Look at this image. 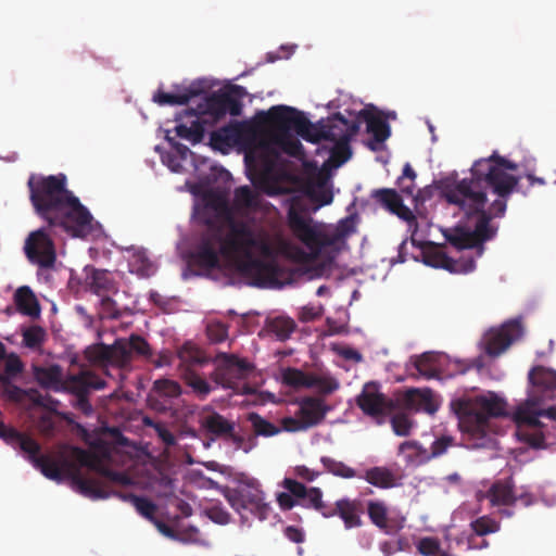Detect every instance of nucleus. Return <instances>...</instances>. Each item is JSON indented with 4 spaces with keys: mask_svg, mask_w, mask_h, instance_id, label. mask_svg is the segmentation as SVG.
<instances>
[{
    "mask_svg": "<svg viewBox=\"0 0 556 556\" xmlns=\"http://www.w3.org/2000/svg\"><path fill=\"white\" fill-rule=\"evenodd\" d=\"M242 136L240 124H232L222 127L211 134V144L214 149L224 151L239 142Z\"/></svg>",
    "mask_w": 556,
    "mask_h": 556,
    "instance_id": "nucleus-29",
    "label": "nucleus"
},
{
    "mask_svg": "<svg viewBox=\"0 0 556 556\" xmlns=\"http://www.w3.org/2000/svg\"><path fill=\"white\" fill-rule=\"evenodd\" d=\"M471 529L477 535L483 536L490 533H495L500 530V523L489 516H482L471 521Z\"/></svg>",
    "mask_w": 556,
    "mask_h": 556,
    "instance_id": "nucleus-50",
    "label": "nucleus"
},
{
    "mask_svg": "<svg viewBox=\"0 0 556 556\" xmlns=\"http://www.w3.org/2000/svg\"><path fill=\"white\" fill-rule=\"evenodd\" d=\"M225 440L230 441L237 450H242L244 453H249L256 446V440L253 435L244 438L232 430L231 434H228Z\"/></svg>",
    "mask_w": 556,
    "mask_h": 556,
    "instance_id": "nucleus-54",
    "label": "nucleus"
},
{
    "mask_svg": "<svg viewBox=\"0 0 556 556\" xmlns=\"http://www.w3.org/2000/svg\"><path fill=\"white\" fill-rule=\"evenodd\" d=\"M23 369L24 365L16 354L12 353L9 356H7L4 367L5 377H9V379L11 380L12 378L20 375L23 371Z\"/></svg>",
    "mask_w": 556,
    "mask_h": 556,
    "instance_id": "nucleus-57",
    "label": "nucleus"
},
{
    "mask_svg": "<svg viewBox=\"0 0 556 556\" xmlns=\"http://www.w3.org/2000/svg\"><path fill=\"white\" fill-rule=\"evenodd\" d=\"M323 315L321 305H305L301 308L299 313V319L303 323L313 321L315 319L320 318Z\"/></svg>",
    "mask_w": 556,
    "mask_h": 556,
    "instance_id": "nucleus-62",
    "label": "nucleus"
},
{
    "mask_svg": "<svg viewBox=\"0 0 556 556\" xmlns=\"http://www.w3.org/2000/svg\"><path fill=\"white\" fill-rule=\"evenodd\" d=\"M455 438L448 434H443L437 438L431 444L430 452L427 451L421 444L416 441H405L400 445L401 452L410 451L409 456H415L419 462H428L432 458L440 457L446 453V451L455 446Z\"/></svg>",
    "mask_w": 556,
    "mask_h": 556,
    "instance_id": "nucleus-20",
    "label": "nucleus"
},
{
    "mask_svg": "<svg viewBox=\"0 0 556 556\" xmlns=\"http://www.w3.org/2000/svg\"><path fill=\"white\" fill-rule=\"evenodd\" d=\"M296 325L293 319L283 316L275 317L268 323L269 331L280 341L289 339Z\"/></svg>",
    "mask_w": 556,
    "mask_h": 556,
    "instance_id": "nucleus-43",
    "label": "nucleus"
},
{
    "mask_svg": "<svg viewBox=\"0 0 556 556\" xmlns=\"http://www.w3.org/2000/svg\"><path fill=\"white\" fill-rule=\"evenodd\" d=\"M181 386L172 379L161 378L153 382L149 402L153 408L166 412L170 408L172 400L181 395Z\"/></svg>",
    "mask_w": 556,
    "mask_h": 556,
    "instance_id": "nucleus-19",
    "label": "nucleus"
},
{
    "mask_svg": "<svg viewBox=\"0 0 556 556\" xmlns=\"http://www.w3.org/2000/svg\"><path fill=\"white\" fill-rule=\"evenodd\" d=\"M72 454L80 466L87 467L88 469L100 473L112 482L123 485L130 484V478L126 473L103 467L97 456L90 452L81 447L74 446L72 447Z\"/></svg>",
    "mask_w": 556,
    "mask_h": 556,
    "instance_id": "nucleus-21",
    "label": "nucleus"
},
{
    "mask_svg": "<svg viewBox=\"0 0 556 556\" xmlns=\"http://www.w3.org/2000/svg\"><path fill=\"white\" fill-rule=\"evenodd\" d=\"M204 112L214 119H219L226 114L238 116L242 112V103L228 92L213 93L206 99Z\"/></svg>",
    "mask_w": 556,
    "mask_h": 556,
    "instance_id": "nucleus-22",
    "label": "nucleus"
},
{
    "mask_svg": "<svg viewBox=\"0 0 556 556\" xmlns=\"http://www.w3.org/2000/svg\"><path fill=\"white\" fill-rule=\"evenodd\" d=\"M403 402L407 408L428 414H434L439 408L430 389H408L404 393Z\"/></svg>",
    "mask_w": 556,
    "mask_h": 556,
    "instance_id": "nucleus-27",
    "label": "nucleus"
},
{
    "mask_svg": "<svg viewBox=\"0 0 556 556\" xmlns=\"http://www.w3.org/2000/svg\"><path fill=\"white\" fill-rule=\"evenodd\" d=\"M302 191L305 197L292 195L289 199L287 224L292 235L308 249L312 255L317 256L323 249L332 245L333 240L314 225L309 213L330 204L333 194L326 187L324 178L307 179L302 186Z\"/></svg>",
    "mask_w": 556,
    "mask_h": 556,
    "instance_id": "nucleus-4",
    "label": "nucleus"
},
{
    "mask_svg": "<svg viewBox=\"0 0 556 556\" xmlns=\"http://www.w3.org/2000/svg\"><path fill=\"white\" fill-rule=\"evenodd\" d=\"M115 495L117 497H119L122 501L132 504L134 507L136 508V510L141 516L147 518L148 520H150V521L155 520L154 515L156 513L157 506L149 498L143 497V496H138L132 493H122V492H117V493H115Z\"/></svg>",
    "mask_w": 556,
    "mask_h": 556,
    "instance_id": "nucleus-38",
    "label": "nucleus"
},
{
    "mask_svg": "<svg viewBox=\"0 0 556 556\" xmlns=\"http://www.w3.org/2000/svg\"><path fill=\"white\" fill-rule=\"evenodd\" d=\"M250 180L256 191H261L269 197H275L285 192L277 180H275L268 170L251 174Z\"/></svg>",
    "mask_w": 556,
    "mask_h": 556,
    "instance_id": "nucleus-37",
    "label": "nucleus"
},
{
    "mask_svg": "<svg viewBox=\"0 0 556 556\" xmlns=\"http://www.w3.org/2000/svg\"><path fill=\"white\" fill-rule=\"evenodd\" d=\"M105 387L104 380L89 370L68 375L63 381L62 389L75 394L81 405L88 404L87 395L90 390H101Z\"/></svg>",
    "mask_w": 556,
    "mask_h": 556,
    "instance_id": "nucleus-16",
    "label": "nucleus"
},
{
    "mask_svg": "<svg viewBox=\"0 0 556 556\" xmlns=\"http://www.w3.org/2000/svg\"><path fill=\"white\" fill-rule=\"evenodd\" d=\"M273 254L267 237L255 230L249 223L235 218L227 219V230L222 226H210L189 253L190 267L211 271L220 267V256L233 261L238 271L256 287L282 285L285 271L275 261H263L254 256Z\"/></svg>",
    "mask_w": 556,
    "mask_h": 556,
    "instance_id": "nucleus-2",
    "label": "nucleus"
},
{
    "mask_svg": "<svg viewBox=\"0 0 556 556\" xmlns=\"http://www.w3.org/2000/svg\"><path fill=\"white\" fill-rule=\"evenodd\" d=\"M114 350L121 355L123 362L129 361L132 354L140 356L151 355L150 345L147 340L137 334H131L127 341L117 342Z\"/></svg>",
    "mask_w": 556,
    "mask_h": 556,
    "instance_id": "nucleus-30",
    "label": "nucleus"
},
{
    "mask_svg": "<svg viewBox=\"0 0 556 556\" xmlns=\"http://www.w3.org/2000/svg\"><path fill=\"white\" fill-rule=\"evenodd\" d=\"M200 90L195 89L193 87L184 89L181 92H164L162 90H159L153 96V101L156 102L160 105H185L187 104L192 98L199 96Z\"/></svg>",
    "mask_w": 556,
    "mask_h": 556,
    "instance_id": "nucleus-35",
    "label": "nucleus"
},
{
    "mask_svg": "<svg viewBox=\"0 0 556 556\" xmlns=\"http://www.w3.org/2000/svg\"><path fill=\"white\" fill-rule=\"evenodd\" d=\"M282 383L294 388H313L314 381H312L313 375H308L300 369L288 367L281 374Z\"/></svg>",
    "mask_w": 556,
    "mask_h": 556,
    "instance_id": "nucleus-42",
    "label": "nucleus"
},
{
    "mask_svg": "<svg viewBox=\"0 0 556 556\" xmlns=\"http://www.w3.org/2000/svg\"><path fill=\"white\" fill-rule=\"evenodd\" d=\"M0 392L3 396L13 402H21L27 394V391L14 384L10 379L0 389Z\"/></svg>",
    "mask_w": 556,
    "mask_h": 556,
    "instance_id": "nucleus-58",
    "label": "nucleus"
},
{
    "mask_svg": "<svg viewBox=\"0 0 556 556\" xmlns=\"http://www.w3.org/2000/svg\"><path fill=\"white\" fill-rule=\"evenodd\" d=\"M416 176L410 164L406 163L403 167L402 176L397 178V186L402 193L414 197L416 202H424L429 197L430 192L425 189L418 190V192L414 194Z\"/></svg>",
    "mask_w": 556,
    "mask_h": 556,
    "instance_id": "nucleus-32",
    "label": "nucleus"
},
{
    "mask_svg": "<svg viewBox=\"0 0 556 556\" xmlns=\"http://www.w3.org/2000/svg\"><path fill=\"white\" fill-rule=\"evenodd\" d=\"M306 507L314 508L325 517L326 510H329L330 505L323 501V492L319 488H311L307 490V494L303 498Z\"/></svg>",
    "mask_w": 556,
    "mask_h": 556,
    "instance_id": "nucleus-51",
    "label": "nucleus"
},
{
    "mask_svg": "<svg viewBox=\"0 0 556 556\" xmlns=\"http://www.w3.org/2000/svg\"><path fill=\"white\" fill-rule=\"evenodd\" d=\"M24 251L27 258L41 268L54 267L56 252L53 239L47 227L31 231L25 240Z\"/></svg>",
    "mask_w": 556,
    "mask_h": 556,
    "instance_id": "nucleus-12",
    "label": "nucleus"
},
{
    "mask_svg": "<svg viewBox=\"0 0 556 556\" xmlns=\"http://www.w3.org/2000/svg\"><path fill=\"white\" fill-rule=\"evenodd\" d=\"M463 432L476 440L473 446H484L490 441L488 437L489 420L506 416L507 403L494 392L475 396H464L452 402Z\"/></svg>",
    "mask_w": 556,
    "mask_h": 556,
    "instance_id": "nucleus-6",
    "label": "nucleus"
},
{
    "mask_svg": "<svg viewBox=\"0 0 556 556\" xmlns=\"http://www.w3.org/2000/svg\"><path fill=\"white\" fill-rule=\"evenodd\" d=\"M367 125V132L372 135L374 141L368 143L372 151H377L379 147L377 144L383 143L391 135V129L388 122L380 116L374 114L368 109H364L358 114Z\"/></svg>",
    "mask_w": 556,
    "mask_h": 556,
    "instance_id": "nucleus-26",
    "label": "nucleus"
},
{
    "mask_svg": "<svg viewBox=\"0 0 556 556\" xmlns=\"http://www.w3.org/2000/svg\"><path fill=\"white\" fill-rule=\"evenodd\" d=\"M369 484L379 489H390L395 485V476L387 467H372L363 477Z\"/></svg>",
    "mask_w": 556,
    "mask_h": 556,
    "instance_id": "nucleus-39",
    "label": "nucleus"
},
{
    "mask_svg": "<svg viewBox=\"0 0 556 556\" xmlns=\"http://www.w3.org/2000/svg\"><path fill=\"white\" fill-rule=\"evenodd\" d=\"M263 199L258 191L250 186H240L233 191L232 208L239 215H249L261 211Z\"/></svg>",
    "mask_w": 556,
    "mask_h": 556,
    "instance_id": "nucleus-23",
    "label": "nucleus"
},
{
    "mask_svg": "<svg viewBox=\"0 0 556 556\" xmlns=\"http://www.w3.org/2000/svg\"><path fill=\"white\" fill-rule=\"evenodd\" d=\"M223 495L241 516L248 511L258 519L265 520L269 515L270 507L265 502L264 492L255 479L243 480L237 488H225Z\"/></svg>",
    "mask_w": 556,
    "mask_h": 556,
    "instance_id": "nucleus-8",
    "label": "nucleus"
},
{
    "mask_svg": "<svg viewBox=\"0 0 556 556\" xmlns=\"http://www.w3.org/2000/svg\"><path fill=\"white\" fill-rule=\"evenodd\" d=\"M523 334L520 319H513L503 324L498 329H491L483 337L484 351L490 356H498L510 344Z\"/></svg>",
    "mask_w": 556,
    "mask_h": 556,
    "instance_id": "nucleus-14",
    "label": "nucleus"
},
{
    "mask_svg": "<svg viewBox=\"0 0 556 556\" xmlns=\"http://www.w3.org/2000/svg\"><path fill=\"white\" fill-rule=\"evenodd\" d=\"M391 426L396 435L406 437L410 432L412 421L405 414H396L391 418Z\"/></svg>",
    "mask_w": 556,
    "mask_h": 556,
    "instance_id": "nucleus-56",
    "label": "nucleus"
},
{
    "mask_svg": "<svg viewBox=\"0 0 556 556\" xmlns=\"http://www.w3.org/2000/svg\"><path fill=\"white\" fill-rule=\"evenodd\" d=\"M205 515L215 523L227 525L230 521V514L219 505H213L205 510Z\"/></svg>",
    "mask_w": 556,
    "mask_h": 556,
    "instance_id": "nucleus-60",
    "label": "nucleus"
},
{
    "mask_svg": "<svg viewBox=\"0 0 556 556\" xmlns=\"http://www.w3.org/2000/svg\"><path fill=\"white\" fill-rule=\"evenodd\" d=\"M371 198L390 213L405 220L410 227H417V218L412 210L403 203V199L394 189H376Z\"/></svg>",
    "mask_w": 556,
    "mask_h": 556,
    "instance_id": "nucleus-18",
    "label": "nucleus"
},
{
    "mask_svg": "<svg viewBox=\"0 0 556 556\" xmlns=\"http://www.w3.org/2000/svg\"><path fill=\"white\" fill-rule=\"evenodd\" d=\"M45 330L40 326H31L23 331V343L26 348L37 349L45 341Z\"/></svg>",
    "mask_w": 556,
    "mask_h": 556,
    "instance_id": "nucleus-53",
    "label": "nucleus"
},
{
    "mask_svg": "<svg viewBox=\"0 0 556 556\" xmlns=\"http://www.w3.org/2000/svg\"><path fill=\"white\" fill-rule=\"evenodd\" d=\"M367 515L372 525L386 533L390 532L389 508L383 501L370 500L367 502Z\"/></svg>",
    "mask_w": 556,
    "mask_h": 556,
    "instance_id": "nucleus-34",
    "label": "nucleus"
},
{
    "mask_svg": "<svg viewBox=\"0 0 556 556\" xmlns=\"http://www.w3.org/2000/svg\"><path fill=\"white\" fill-rule=\"evenodd\" d=\"M267 112L260 113L262 122L275 134L277 140L282 144L283 150L290 155H296L299 151L302 149V144L299 140L291 138L290 131L288 135H282L276 128H274L268 119L266 118Z\"/></svg>",
    "mask_w": 556,
    "mask_h": 556,
    "instance_id": "nucleus-44",
    "label": "nucleus"
},
{
    "mask_svg": "<svg viewBox=\"0 0 556 556\" xmlns=\"http://www.w3.org/2000/svg\"><path fill=\"white\" fill-rule=\"evenodd\" d=\"M528 379L531 386L529 397L520 407L538 409L540 402L552 400L556 393V370L544 366L533 367Z\"/></svg>",
    "mask_w": 556,
    "mask_h": 556,
    "instance_id": "nucleus-13",
    "label": "nucleus"
},
{
    "mask_svg": "<svg viewBox=\"0 0 556 556\" xmlns=\"http://www.w3.org/2000/svg\"><path fill=\"white\" fill-rule=\"evenodd\" d=\"M153 522L155 523L157 530L162 534H164L165 536H167L169 539L178 540L181 542L194 541L195 536L198 535V532H199L195 527H189L184 532L179 533L162 521H159L155 519Z\"/></svg>",
    "mask_w": 556,
    "mask_h": 556,
    "instance_id": "nucleus-48",
    "label": "nucleus"
},
{
    "mask_svg": "<svg viewBox=\"0 0 556 556\" xmlns=\"http://www.w3.org/2000/svg\"><path fill=\"white\" fill-rule=\"evenodd\" d=\"M283 488L288 490V492L293 496V497H296V498H304V496L307 494V488L294 480V479H291V478H286L283 480Z\"/></svg>",
    "mask_w": 556,
    "mask_h": 556,
    "instance_id": "nucleus-63",
    "label": "nucleus"
},
{
    "mask_svg": "<svg viewBox=\"0 0 556 556\" xmlns=\"http://www.w3.org/2000/svg\"><path fill=\"white\" fill-rule=\"evenodd\" d=\"M356 404L361 410L370 417L382 418L394 409V403L379 390L376 382L364 384L361 393L356 396Z\"/></svg>",
    "mask_w": 556,
    "mask_h": 556,
    "instance_id": "nucleus-15",
    "label": "nucleus"
},
{
    "mask_svg": "<svg viewBox=\"0 0 556 556\" xmlns=\"http://www.w3.org/2000/svg\"><path fill=\"white\" fill-rule=\"evenodd\" d=\"M247 420L251 424L254 438L255 437H274L281 432L282 427L279 428L270 421L263 418L260 414L251 412L247 415Z\"/></svg>",
    "mask_w": 556,
    "mask_h": 556,
    "instance_id": "nucleus-41",
    "label": "nucleus"
},
{
    "mask_svg": "<svg viewBox=\"0 0 556 556\" xmlns=\"http://www.w3.org/2000/svg\"><path fill=\"white\" fill-rule=\"evenodd\" d=\"M540 417H546L551 421L556 422V407L548 409L518 407L514 415L519 426V439L533 448L546 447L545 441L549 435L548 425L543 424Z\"/></svg>",
    "mask_w": 556,
    "mask_h": 556,
    "instance_id": "nucleus-9",
    "label": "nucleus"
},
{
    "mask_svg": "<svg viewBox=\"0 0 556 556\" xmlns=\"http://www.w3.org/2000/svg\"><path fill=\"white\" fill-rule=\"evenodd\" d=\"M414 366L418 375L427 380L439 377L435 357L431 353H424L416 357Z\"/></svg>",
    "mask_w": 556,
    "mask_h": 556,
    "instance_id": "nucleus-45",
    "label": "nucleus"
},
{
    "mask_svg": "<svg viewBox=\"0 0 556 556\" xmlns=\"http://www.w3.org/2000/svg\"><path fill=\"white\" fill-rule=\"evenodd\" d=\"M90 290L97 295L110 294L116 292V286L110 273L104 269L93 268L87 277Z\"/></svg>",
    "mask_w": 556,
    "mask_h": 556,
    "instance_id": "nucleus-33",
    "label": "nucleus"
},
{
    "mask_svg": "<svg viewBox=\"0 0 556 556\" xmlns=\"http://www.w3.org/2000/svg\"><path fill=\"white\" fill-rule=\"evenodd\" d=\"M14 302L20 313L30 317L39 316L40 306L38 300L36 299L33 290L29 287H20L15 291Z\"/></svg>",
    "mask_w": 556,
    "mask_h": 556,
    "instance_id": "nucleus-31",
    "label": "nucleus"
},
{
    "mask_svg": "<svg viewBox=\"0 0 556 556\" xmlns=\"http://www.w3.org/2000/svg\"><path fill=\"white\" fill-rule=\"evenodd\" d=\"M329 410L323 399L305 396L300 400L295 415L281 418L280 424L287 432L306 431L321 424Z\"/></svg>",
    "mask_w": 556,
    "mask_h": 556,
    "instance_id": "nucleus-10",
    "label": "nucleus"
},
{
    "mask_svg": "<svg viewBox=\"0 0 556 556\" xmlns=\"http://www.w3.org/2000/svg\"><path fill=\"white\" fill-rule=\"evenodd\" d=\"M517 169L515 162L493 152L472 164L470 177L443 189V197L450 204L456 205L467 218L477 217L472 230L457 226L447 236L453 247L459 250L482 248L495 236L496 228L491 226V220L505 215L507 201L518 190L520 180L507 170Z\"/></svg>",
    "mask_w": 556,
    "mask_h": 556,
    "instance_id": "nucleus-1",
    "label": "nucleus"
},
{
    "mask_svg": "<svg viewBox=\"0 0 556 556\" xmlns=\"http://www.w3.org/2000/svg\"><path fill=\"white\" fill-rule=\"evenodd\" d=\"M492 506H511L518 500L515 494V481L511 477L498 479L492 483L485 493Z\"/></svg>",
    "mask_w": 556,
    "mask_h": 556,
    "instance_id": "nucleus-24",
    "label": "nucleus"
},
{
    "mask_svg": "<svg viewBox=\"0 0 556 556\" xmlns=\"http://www.w3.org/2000/svg\"><path fill=\"white\" fill-rule=\"evenodd\" d=\"M33 375L40 387L53 391L62 390L63 371L60 365L53 364L48 367L34 366Z\"/></svg>",
    "mask_w": 556,
    "mask_h": 556,
    "instance_id": "nucleus-28",
    "label": "nucleus"
},
{
    "mask_svg": "<svg viewBox=\"0 0 556 556\" xmlns=\"http://www.w3.org/2000/svg\"><path fill=\"white\" fill-rule=\"evenodd\" d=\"M320 462L325 469L333 476L341 477L344 479H351L356 477V471L345 465L344 463L337 460L329 456H323Z\"/></svg>",
    "mask_w": 556,
    "mask_h": 556,
    "instance_id": "nucleus-47",
    "label": "nucleus"
},
{
    "mask_svg": "<svg viewBox=\"0 0 556 556\" xmlns=\"http://www.w3.org/2000/svg\"><path fill=\"white\" fill-rule=\"evenodd\" d=\"M227 336V328L222 324L211 325L207 327V337L214 343L223 342Z\"/></svg>",
    "mask_w": 556,
    "mask_h": 556,
    "instance_id": "nucleus-64",
    "label": "nucleus"
},
{
    "mask_svg": "<svg viewBox=\"0 0 556 556\" xmlns=\"http://www.w3.org/2000/svg\"><path fill=\"white\" fill-rule=\"evenodd\" d=\"M200 424L203 429L211 435L218 439H226L236 429V424L228 420L219 413L212 410L210 407L204 408L200 417Z\"/></svg>",
    "mask_w": 556,
    "mask_h": 556,
    "instance_id": "nucleus-25",
    "label": "nucleus"
},
{
    "mask_svg": "<svg viewBox=\"0 0 556 556\" xmlns=\"http://www.w3.org/2000/svg\"><path fill=\"white\" fill-rule=\"evenodd\" d=\"M269 124L282 135L294 130L303 139L317 143L320 140L337 142L348 137V141L358 132L359 123L350 122L341 113H334L326 122L312 124L300 111L287 105H277L268 110Z\"/></svg>",
    "mask_w": 556,
    "mask_h": 556,
    "instance_id": "nucleus-5",
    "label": "nucleus"
},
{
    "mask_svg": "<svg viewBox=\"0 0 556 556\" xmlns=\"http://www.w3.org/2000/svg\"><path fill=\"white\" fill-rule=\"evenodd\" d=\"M326 511L325 518L338 516L343 521L346 530L363 526L362 514L364 513V504L361 500L340 498L334 505H330L329 510Z\"/></svg>",
    "mask_w": 556,
    "mask_h": 556,
    "instance_id": "nucleus-17",
    "label": "nucleus"
},
{
    "mask_svg": "<svg viewBox=\"0 0 556 556\" xmlns=\"http://www.w3.org/2000/svg\"><path fill=\"white\" fill-rule=\"evenodd\" d=\"M426 264L433 266V267H441L448 269L451 271L454 270L453 268V260L445 255L442 252H435L431 255L426 256Z\"/></svg>",
    "mask_w": 556,
    "mask_h": 556,
    "instance_id": "nucleus-59",
    "label": "nucleus"
},
{
    "mask_svg": "<svg viewBox=\"0 0 556 556\" xmlns=\"http://www.w3.org/2000/svg\"><path fill=\"white\" fill-rule=\"evenodd\" d=\"M416 547L422 556H434L440 552V541L432 536L421 538Z\"/></svg>",
    "mask_w": 556,
    "mask_h": 556,
    "instance_id": "nucleus-55",
    "label": "nucleus"
},
{
    "mask_svg": "<svg viewBox=\"0 0 556 556\" xmlns=\"http://www.w3.org/2000/svg\"><path fill=\"white\" fill-rule=\"evenodd\" d=\"M215 369L210 378L224 389H236L238 383L248 378L253 366L233 354L219 353L214 358Z\"/></svg>",
    "mask_w": 556,
    "mask_h": 556,
    "instance_id": "nucleus-11",
    "label": "nucleus"
},
{
    "mask_svg": "<svg viewBox=\"0 0 556 556\" xmlns=\"http://www.w3.org/2000/svg\"><path fill=\"white\" fill-rule=\"evenodd\" d=\"M182 380L186 386L191 389L194 396L201 401L205 400L213 390L211 384L203 377L189 368H186L182 372Z\"/></svg>",
    "mask_w": 556,
    "mask_h": 556,
    "instance_id": "nucleus-36",
    "label": "nucleus"
},
{
    "mask_svg": "<svg viewBox=\"0 0 556 556\" xmlns=\"http://www.w3.org/2000/svg\"><path fill=\"white\" fill-rule=\"evenodd\" d=\"M313 387L317 388L323 394H330L339 388V383L332 378H323L313 375Z\"/></svg>",
    "mask_w": 556,
    "mask_h": 556,
    "instance_id": "nucleus-61",
    "label": "nucleus"
},
{
    "mask_svg": "<svg viewBox=\"0 0 556 556\" xmlns=\"http://www.w3.org/2000/svg\"><path fill=\"white\" fill-rule=\"evenodd\" d=\"M15 447H20L23 452L28 454V459L34 465L36 463V459L39 458L41 455H39L40 452V445L39 443L34 440L33 438L21 433Z\"/></svg>",
    "mask_w": 556,
    "mask_h": 556,
    "instance_id": "nucleus-52",
    "label": "nucleus"
},
{
    "mask_svg": "<svg viewBox=\"0 0 556 556\" xmlns=\"http://www.w3.org/2000/svg\"><path fill=\"white\" fill-rule=\"evenodd\" d=\"M34 466L50 480L60 482L65 477L71 478L72 482L85 496L93 500L109 497V493L104 490L100 479L83 477L78 467L64 455H60L59 458L41 455L36 459Z\"/></svg>",
    "mask_w": 556,
    "mask_h": 556,
    "instance_id": "nucleus-7",
    "label": "nucleus"
},
{
    "mask_svg": "<svg viewBox=\"0 0 556 556\" xmlns=\"http://www.w3.org/2000/svg\"><path fill=\"white\" fill-rule=\"evenodd\" d=\"M177 354L180 363L189 369L193 366H202L207 363V358L203 351L191 342H186L180 346Z\"/></svg>",
    "mask_w": 556,
    "mask_h": 556,
    "instance_id": "nucleus-40",
    "label": "nucleus"
},
{
    "mask_svg": "<svg viewBox=\"0 0 556 556\" xmlns=\"http://www.w3.org/2000/svg\"><path fill=\"white\" fill-rule=\"evenodd\" d=\"M178 137L189 140L192 143H198L203 139L204 127L201 121L197 117L191 122L190 126L179 124L175 127Z\"/></svg>",
    "mask_w": 556,
    "mask_h": 556,
    "instance_id": "nucleus-46",
    "label": "nucleus"
},
{
    "mask_svg": "<svg viewBox=\"0 0 556 556\" xmlns=\"http://www.w3.org/2000/svg\"><path fill=\"white\" fill-rule=\"evenodd\" d=\"M29 200L35 213L49 228H62L72 237L84 238L91 231L92 215L67 189V177L30 175L27 181Z\"/></svg>",
    "mask_w": 556,
    "mask_h": 556,
    "instance_id": "nucleus-3",
    "label": "nucleus"
},
{
    "mask_svg": "<svg viewBox=\"0 0 556 556\" xmlns=\"http://www.w3.org/2000/svg\"><path fill=\"white\" fill-rule=\"evenodd\" d=\"M352 155L350 141H348V137H344L343 140H338L334 142L333 147L330 151L331 161L340 166L345 163Z\"/></svg>",
    "mask_w": 556,
    "mask_h": 556,
    "instance_id": "nucleus-49",
    "label": "nucleus"
}]
</instances>
